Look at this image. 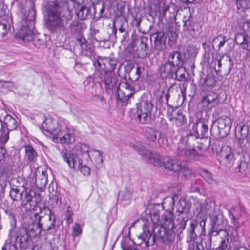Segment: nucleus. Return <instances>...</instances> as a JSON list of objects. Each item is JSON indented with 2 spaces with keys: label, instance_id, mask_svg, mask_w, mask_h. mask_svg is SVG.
Wrapping results in <instances>:
<instances>
[{
  "label": "nucleus",
  "instance_id": "nucleus-1",
  "mask_svg": "<svg viewBox=\"0 0 250 250\" xmlns=\"http://www.w3.org/2000/svg\"><path fill=\"white\" fill-rule=\"evenodd\" d=\"M69 3L64 0H54L46 3L44 12L47 16V26L52 31L67 34L66 26L70 16Z\"/></svg>",
  "mask_w": 250,
  "mask_h": 250
},
{
  "label": "nucleus",
  "instance_id": "nucleus-2",
  "mask_svg": "<svg viewBox=\"0 0 250 250\" xmlns=\"http://www.w3.org/2000/svg\"><path fill=\"white\" fill-rule=\"evenodd\" d=\"M154 235L152 236L149 228L145 223L143 225V232L138 235L134 239V244L139 246L144 242L146 247L154 244L155 240L158 239L162 243L171 242L175 239V232L173 230H168L163 226L156 227L154 229Z\"/></svg>",
  "mask_w": 250,
  "mask_h": 250
},
{
  "label": "nucleus",
  "instance_id": "nucleus-3",
  "mask_svg": "<svg viewBox=\"0 0 250 250\" xmlns=\"http://www.w3.org/2000/svg\"><path fill=\"white\" fill-rule=\"evenodd\" d=\"M21 182V186L15 185L11 187L10 196L13 201H21V204L27 210L35 209V205L33 204V198L35 195L34 191L30 190L27 192L28 183L27 181L22 177L14 179L13 183Z\"/></svg>",
  "mask_w": 250,
  "mask_h": 250
},
{
  "label": "nucleus",
  "instance_id": "nucleus-4",
  "mask_svg": "<svg viewBox=\"0 0 250 250\" xmlns=\"http://www.w3.org/2000/svg\"><path fill=\"white\" fill-rule=\"evenodd\" d=\"M35 205V209L39 208V212L35 213L36 218L37 228L39 229V233L42 231H49L55 229L56 226V216L49 207L45 205Z\"/></svg>",
  "mask_w": 250,
  "mask_h": 250
},
{
  "label": "nucleus",
  "instance_id": "nucleus-5",
  "mask_svg": "<svg viewBox=\"0 0 250 250\" xmlns=\"http://www.w3.org/2000/svg\"><path fill=\"white\" fill-rule=\"evenodd\" d=\"M35 18L36 11L33 7L24 11L21 27L17 34V37L24 42H30L33 39Z\"/></svg>",
  "mask_w": 250,
  "mask_h": 250
},
{
  "label": "nucleus",
  "instance_id": "nucleus-6",
  "mask_svg": "<svg viewBox=\"0 0 250 250\" xmlns=\"http://www.w3.org/2000/svg\"><path fill=\"white\" fill-rule=\"evenodd\" d=\"M210 219L211 228L209 234L212 236H217L220 234L222 235L223 237L221 238L220 244L216 248V250H223L227 247L229 243V233L223 229V216L218 212H214L210 215Z\"/></svg>",
  "mask_w": 250,
  "mask_h": 250
},
{
  "label": "nucleus",
  "instance_id": "nucleus-7",
  "mask_svg": "<svg viewBox=\"0 0 250 250\" xmlns=\"http://www.w3.org/2000/svg\"><path fill=\"white\" fill-rule=\"evenodd\" d=\"M232 124V120L230 117L222 116L213 121L210 133L215 136L225 137L229 134Z\"/></svg>",
  "mask_w": 250,
  "mask_h": 250
},
{
  "label": "nucleus",
  "instance_id": "nucleus-8",
  "mask_svg": "<svg viewBox=\"0 0 250 250\" xmlns=\"http://www.w3.org/2000/svg\"><path fill=\"white\" fill-rule=\"evenodd\" d=\"M153 104L149 101H144L136 104L137 118L142 124H150L152 121Z\"/></svg>",
  "mask_w": 250,
  "mask_h": 250
},
{
  "label": "nucleus",
  "instance_id": "nucleus-9",
  "mask_svg": "<svg viewBox=\"0 0 250 250\" xmlns=\"http://www.w3.org/2000/svg\"><path fill=\"white\" fill-rule=\"evenodd\" d=\"M124 80L118 85L117 96L118 100L123 102H127L134 94L135 88L132 85L133 82L127 81L126 76L124 77Z\"/></svg>",
  "mask_w": 250,
  "mask_h": 250
},
{
  "label": "nucleus",
  "instance_id": "nucleus-10",
  "mask_svg": "<svg viewBox=\"0 0 250 250\" xmlns=\"http://www.w3.org/2000/svg\"><path fill=\"white\" fill-rule=\"evenodd\" d=\"M189 208L187 205L186 200L184 199L181 198L178 203L177 207V211L179 213L177 215L178 226H179V234L183 232L185 229L186 224L188 220V215Z\"/></svg>",
  "mask_w": 250,
  "mask_h": 250
},
{
  "label": "nucleus",
  "instance_id": "nucleus-11",
  "mask_svg": "<svg viewBox=\"0 0 250 250\" xmlns=\"http://www.w3.org/2000/svg\"><path fill=\"white\" fill-rule=\"evenodd\" d=\"M151 41L153 40L154 44L152 45L151 52L155 55H158L166 47V36L163 31H158L151 35Z\"/></svg>",
  "mask_w": 250,
  "mask_h": 250
},
{
  "label": "nucleus",
  "instance_id": "nucleus-12",
  "mask_svg": "<svg viewBox=\"0 0 250 250\" xmlns=\"http://www.w3.org/2000/svg\"><path fill=\"white\" fill-rule=\"evenodd\" d=\"M151 164L155 166L164 167L166 169L174 172L179 171L181 168V162L174 159H165L162 161L158 154L154 156Z\"/></svg>",
  "mask_w": 250,
  "mask_h": 250
},
{
  "label": "nucleus",
  "instance_id": "nucleus-13",
  "mask_svg": "<svg viewBox=\"0 0 250 250\" xmlns=\"http://www.w3.org/2000/svg\"><path fill=\"white\" fill-rule=\"evenodd\" d=\"M177 156L185 159H191L195 160H198L201 156L200 151L196 150L194 148L190 149L181 142L178 143Z\"/></svg>",
  "mask_w": 250,
  "mask_h": 250
},
{
  "label": "nucleus",
  "instance_id": "nucleus-14",
  "mask_svg": "<svg viewBox=\"0 0 250 250\" xmlns=\"http://www.w3.org/2000/svg\"><path fill=\"white\" fill-rule=\"evenodd\" d=\"M60 154L63 160L67 163L70 168L76 170L82 162V160L77 154L71 153L65 148H64Z\"/></svg>",
  "mask_w": 250,
  "mask_h": 250
},
{
  "label": "nucleus",
  "instance_id": "nucleus-15",
  "mask_svg": "<svg viewBox=\"0 0 250 250\" xmlns=\"http://www.w3.org/2000/svg\"><path fill=\"white\" fill-rule=\"evenodd\" d=\"M133 149L148 163L151 164L154 159V156L157 155L153 154L143 142H136L133 146Z\"/></svg>",
  "mask_w": 250,
  "mask_h": 250
},
{
  "label": "nucleus",
  "instance_id": "nucleus-16",
  "mask_svg": "<svg viewBox=\"0 0 250 250\" xmlns=\"http://www.w3.org/2000/svg\"><path fill=\"white\" fill-rule=\"evenodd\" d=\"M138 45L137 51L138 56L142 58H146L148 57L152 52L151 50L149 51V44L151 42V39L145 36H141L137 40Z\"/></svg>",
  "mask_w": 250,
  "mask_h": 250
},
{
  "label": "nucleus",
  "instance_id": "nucleus-17",
  "mask_svg": "<svg viewBox=\"0 0 250 250\" xmlns=\"http://www.w3.org/2000/svg\"><path fill=\"white\" fill-rule=\"evenodd\" d=\"M43 129L47 132L50 133L54 136H57L61 133L62 128L56 120L51 118L46 119L42 124Z\"/></svg>",
  "mask_w": 250,
  "mask_h": 250
},
{
  "label": "nucleus",
  "instance_id": "nucleus-18",
  "mask_svg": "<svg viewBox=\"0 0 250 250\" xmlns=\"http://www.w3.org/2000/svg\"><path fill=\"white\" fill-rule=\"evenodd\" d=\"M192 131L199 138L207 137L208 133V128L202 119H199L192 127Z\"/></svg>",
  "mask_w": 250,
  "mask_h": 250
},
{
  "label": "nucleus",
  "instance_id": "nucleus-19",
  "mask_svg": "<svg viewBox=\"0 0 250 250\" xmlns=\"http://www.w3.org/2000/svg\"><path fill=\"white\" fill-rule=\"evenodd\" d=\"M75 138L71 130H68L65 133L62 130L61 133L57 136H53V141L55 143L60 142L61 144H70L75 142Z\"/></svg>",
  "mask_w": 250,
  "mask_h": 250
},
{
  "label": "nucleus",
  "instance_id": "nucleus-20",
  "mask_svg": "<svg viewBox=\"0 0 250 250\" xmlns=\"http://www.w3.org/2000/svg\"><path fill=\"white\" fill-rule=\"evenodd\" d=\"M237 151L244 157H248L250 158V143L248 139L238 140Z\"/></svg>",
  "mask_w": 250,
  "mask_h": 250
},
{
  "label": "nucleus",
  "instance_id": "nucleus-21",
  "mask_svg": "<svg viewBox=\"0 0 250 250\" xmlns=\"http://www.w3.org/2000/svg\"><path fill=\"white\" fill-rule=\"evenodd\" d=\"M167 61L174 68L183 65L184 59L182 54L178 51H173L169 54Z\"/></svg>",
  "mask_w": 250,
  "mask_h": 250
},
{
  "label": "nucleus",
  "instance_id": "nucleus-22",
  "mask_svg": "<svg viewBox=\"0 0 250 250\" xmlns=\"http://www.w3.org/2000/svg\"><path fill=\"white\" fill-rule=\"evenodd\" d=\"M221 155L222 158L224 159L228 166L230 167L233 164L234 161V153H233L232 148L229 146H223Z\"/></svg>",
  "mask_w": 250,
  "mask_h": 250
},
{
  "label": "nucleus",
  "instance_id": "nucleus-23",
  "mask_svg": "<svg viewBox=\"0 0 250 250\" xmlns=\"http://www.w3.org/2000/svg\"><path fill=\"white\" fill-rule=\"evenodd\" d=\"M104 75L103 82L105 85L106 90H113L117 84L118 80L110 72H107Z\"/></svg>",
  "mask_w": 250,
  "mask_h": 250
},
{
  "label": "nucleus",
  "instance_id": "nucleus-24",
  "mask_svg": "<svg viewBox=\"0 0 250 250\" xmlns=\"http://www.w3.org/2000/svg\"><path fill=\"white\" fill-rule=\"evenodd\" d=\"M34 177L36 178V185L39 189H42L46 186L48 180L45 171L43 170L41 172L39 170H37L34 173Z\"/></svg>",
  "mask_w": 250,
  "mask_h": 250
},
{
  "label": "nucleus",
  "instance_id": "nucleus-25",
  "mask_svg": "<svg viewBox=\"0 0 250 250\" xmlns=\"http://www.w3.org/2000/svg\"><path fill=\"white\" fill-rule=\"evenodd\" d=\"M92 61L95 69V73H99L100 75H103L105 73L104 57L97 55Z\"/></svg>",
  "mask_w": 250,
  "mask_h": 250
},
{
  "label": "nucleus",
  "instance_id": "nucleus-26",
  "mask_svg": "<svg viewBox=\"0 0 250 250\" xmlns=\"http://www.w3.org/2000/svg\"><path fill=\"white\" fill-rule=\"evenodd\" d=\"M198 220L193 219L191 221L190 226L187 229V241H195L197 239V235L195 233V229L198 226Z\"/></svg>",
  "mask_w": 250,
  "mask_h": 250
},
{
  "label": "nucleus",
  "instance_id": "nucleus-27",
  "mask_svg": "<svg viewBox=\"0 0 250 250\" xmlns=\"http://www.w3.org/2000/svg\"><path fill=\"white\" fill-rule=\"evenodd\" d=\"M202 102L204 106H208V108H212L218 105L219 99L216 94L211 93L203 98Z\"/></svg>",
  "mask_w": 250,
  "mask_h": 250
},
{
  "label": "nucleus",
  "instance_id": "nucleus-28",
  "mask_svg": "<svg viewBox=\"0 0 250 250\" xmlns=\"http://www.w3.org/2000/svg\"><path fill=\"white\" fill-rule=\"evenodd\" d=\"M159 70L162 77L171 78L173 71L175 70V68L167 61L160 66Z\"/></svg>",
  "mask_w": 250,
  "mask_h": 250
},
{
  "label": "nucleus",
  "instance_id": "nucleus-29",
  "mask_svg": "<svg viewBox=\"0 0 250 250\" xmlns=\"http://www.w3.org/2000/svg\"><path fill=\"white\" fill-rule=\"evenodd\" d=\"M104 62L105 73L107 72L111 73V72L115 70L117 65L118 64L119 60L115 57H105Z\"/></svg>",
  "mask_w": 250,
  "mask_h": 250
},
{
  "label": "nucleus",
  "instance_id": "nucleus-30",
  "mask_svg": "<svg viewBox=\"0 0 250 250\" xmlns=\"http://www.w3.org/2000/svg\"><path fill=\"white\" fill-rule=\"evenodd\" d=\"M91 8L93 9V18L98 21L103 16L105 11V7L104 2L93 4Z\"/></svg>",
  "mask_w": 250,
  "mask_h": 250
},
{
  "label": "nucleus",
  "instance_id": "nucleus-31",
  "mask_svg": "<svg viewBox=\"0 0 250 250\" xmlns=\"http://www.w3.org/2000/svg\"><path fill=\"white\" fill-rule=\"evenodd\" d=\"M198 138H199L196 137L193 132H191L188 133L186 136L182 137L180 142L184 145L185 144L187 146L190 148L195 146V143Z\"/></svg>",
  "mask_w": 250,
  "mask_h": 250
},
{
  "label": "nucleus",
  "instance_id": "nucleus-32",
  "mask_svg": "<svg viewBox=\"0 0 250 250\" xmlns=\"http://www.w3.org/2000/svg\"><path fill=\"white\" fill-rule=\"evenodd\" d=\"M3 126L8 129L9 130L12 131L17 128L18 124L16 120L12 116L7 115L4 117Z\"/></svg>",
  "mask_w": 250,
  "mask_h": 250
},
{
  "label": "nucleus",
  "instance_id": "nucleus-33",
  "mask_svg": "<svg viewBox=\"0 0 250 250\" xmlns=\"http://www.w3.org/2000/svg\"><path fill=\"white\" fill-rule=\"evenodd\" d=\"M186 71L185 69L181 66L175 68V71H173L171 78L176 79L178 81L184 82L187 80L186 77Z\"/></svg>",
  "mask_w": 250,
  "mask_h": 250
},
{
  "label": "nucleus",
  "instance_id": "nucleus-34",
  "mask_svg": "<svg viewBox=\"0 0 250 250\" xmlns=\"http://www.w3.org/2000/svg\"><path fill=\"white\" fill-rule=\"evenodd\" d=\"M24 148L26 158L30 162L35 163L38 157L35 149L31 145L25 146Z\"/></svg>",
  "mask_w": 250,
  "mask_h": 250
},
{
  "label": "nucleus",
  "instance_id": "nucleus-35",
  "mask_svg": "<svg viewBox=\"0 0 250 250\" xmlns=\"http://www.w3.org/2000/svg\"><path fill=\"white\" fill-rule=\"evenodd\" d=\"M169 120L178 127L183 126L187 122L185 116L179 111L177 112L176 115L174 117L169 118Z\"/></svg>",
  "mask_w": 250,
  "mask_h": 250
},
{
  "label": "nucleus",
  "instance_id": "nucleus-36",
  "mask_svg": "<svg viewBox=\"0 0 250 250\" xmlns=\"http://www.w3.org/2000/svg\"><path fill=\"white\" fill-rule=\"evenodd\" d=\"M175 198L178 199V196L175 195L165 198L163 203V208L168 212H172L174 209Z\"/></svg>",
  "mask_w": 250,
  "mask_h": 250
},
{
  "label": "nucleus",
  "instance_id": "nucleus-37",
  "mask_svg": "<svg viewBox=\"0 0 250 250\" xmlns=\"http://www.w3.org/2000/svg\"><path fill=\"white\" fill-rule=\"evenodd\" d=\"M159 133L161 132L153 128L147 127L145 129V137L149 141L156 142Z\"/></svg>",
  "mask_w": 250,
  "mask_h": 250
},
{
  "label": "nucleus",
  "instance_id": "nucleus-38",
  "mask_svg": "<svg viewBox=\"0 0 250 250\" xmlns=\"http://www.w3.org/2000/svg\"><path fill=\"white\" fill-rule=\"evenodd\" d=\"M118 36L121 43L123 45H125L129 40V37L128 31L123 27V25L119 29Z\"/></svg>",
  "mask_w": 250,
  "mask_h": 250
},
{
  "label": "nucleus",
  "instance_id": "nucleus-39",
  "mask_svg": "<svg viewBox=\"0 0 250 250\" xmlns=\"http://www.w3.org/2000/svg\"><path fill=\"white\" fill-rule=\"evenodd\" d=\"M212 236L208 233V239L206 241L202 240L201 243H197L196 249L197 250H210L211 248Z\"/></svg>",
  "mask_w": 250,
  "mask_h": 250
},
{
  "label": "nucleus",
  "instance_id": "nucleus-40",
  "mask_svg": "<svg viewBox=\"0 0 250 250\" xmlns=\"http://www.w3.org/2000/svg\"><path fill=\"white\" fill-rule=\"evenodd\" d=\"M91 7L84 6H81L76 12L77 16L80 20H85L89 15H91Z\"/></svg>",
  "mask_w": 250,
  "mask_h": 250
},
{
  "label": "nucleus",
  "instance_id": "nucleus-41",
  "mask_svg": "<svg viewBox=\"0 0 250 250\" xmlns=\"http://www.w3.org/2000/svg\"><path fill=\"white\" fill-rule=\"evenodd\" d=\"M248 170L249 164L245 161H240L234 169L235 173H240L243 175H245Z\"/></svg>",
  "mask_w": 250,
  "mask_h": 250
},
{
  "label": "nucleus",
  "instance_id": "nucleus-42",
  "mask_svg": "<svg viewBox=\"0 0 250 250\" xmlns=\"http://www.w3.org/2000/svg\"><path fill=\"white\" fill-rule=\"evenodd\" d=\"M87 153L90 152L88 154L89 157L91 155L94 158V161L97 165H102L103 163V156L101 151L97 150H92L90 151L89 150L86 151Z\"/></svg>",
  "mask_w": 250,
  "mask_h": 250
},
{
  "label": "nucleus",
  "instance_id": "nucleus-43",
  "mask_svg": "<svg viewBox=\"0 0 250 250\" xmlns=\"http://www.w3.org/2000/svg\"><path fill=\"white\" fill-rule=\"evenodd\" d=\"M214 203L209 199H206L200 204V212L204 214L208 213V211L212 210Z\"/></svg>",
  "mask_w": 250,
  "mask_h": 250
},
{
  "label": "nucleus",
  "instance_id": "nucleus-44",
  "mask_svg": "<svg viewBox=\"0 0 250 250\" xmlns=\"http://www.w3.org/2000/svg\"><path fill=\"white\" fill-rule=\"evenodd\" d=\"M82 24L77 20H74L69 25V31L71 34L78 35L82 30Z\"/></svg>",
  "mask_w": 250,
  "mask_h": 250
},
{
  "label": "nucleus",
  "instance_id": "nucleus-45",
  "mask_svg": "<svg viewBox=\"0 0 250 250\" xmlns=\"http://www.w3.org/2000/svg\"><path fill=\"white\" fill-rule=\"evenodd\" d=\"M248 133V127L246 125L238 126L236 129V135L239 139H246Z\"/></svg>",
  "mask_w": 250,
  "mask_h": 250
},
{
  "label": "nucleus",
  "instance_id": "nucleus-46",
  "mask_svg": "<svg viewBox=\"0 0 250 250\" xmlns=\"http://www.w3.org/2000/svg\"><path fill=\"white\" fill-rule=\"evenodd\" d=\"M167 34H170L172 40L176 39L178 35L176 25L173 23H169L167 25Z\"/></svg>",
  "mask_w": 250,
  "mask_h": 250
},
{
  "label": "nucleus",
  "instance_id": "nucleus-47",
  "mask_svg": "<svg viewBox=\"0 0 250 250\" xmlns=\"http://www.w3.org/2000/svg\"><path fill=\"white\" fill-rule=\"evenodd\" d=\"M82 53L85 56L89 57L91 60L97 55L96 54L94 49L89 45L83 46Z\"/></svg>",
  "mask_w": 250,
  "mask_h": 250
},
{
  "label": "nucleus",
  "instance_id": "nucleus-48",
  "mask_svg": "<svg viewBox=\"0 0 250 250\" xmlns=\"http://www.w3.org/2000/svg\"><path fill=\"white\" fill-rule=\"evenodd\" d=\"M201 175L203 178L209 184L216 183V180L213 178L212 173L207 169H202L201 170Z\"/></svg>",
  "mask_w": 250,
  "mask_h": 250
},
{
  "label": "nucleus",
  "instance_id": "nucleus-49",
  "mask_svg": "<svg viewBox=\"0 0 250 250\" xmlns=\"http://www.w3.org/2000/svg\"><path fill=\"white\" fill-rule=\"evenodd\" d=\"M9 131L8 129L5 128L3 126H1L0 128V144H5L9 138Z\"/></svg>",
  "mask_w": 250,
  "mask_h": 250
},
{
  "label": "nucleus",
  "instance_id": "nucleus-50",
  "mask_svg": "<svg viewBox=\"0 0 250 250\" xmlns=\"http://www.w3.org/2000/svg\"><path fill=\"white\" fill-rule=\"evenodd\" d=\"M132 194V190L126 187L123 190L119 192V196L121 200L127 201L131 198Z\"/></svg>",
  "mask_w": 250,
  "mask_h": 250
},
{
  "label": "nucleus",
  "instance_id": "nucleus-51",
  "mask_svg": "<svg viewBox=\"0 0 250 250\" xmlns=\"http://www.w3.org/2000/svg\"><path fill=\"white\" fill-rule=\"evenodd\" d=\"M10 29V25L8 24L7 21L2 20L0 21V35L5 36Z\"/></svg>",
  "mask_w": 250,
  "mask_h": 250
},
{
  "label": "nucleus",
  "instance_id": "nucleus-52",
  "mask_svg": "<svg viewBox=\"0 0 250 250\" xmlns=\"http://www.w3.org/2000/svg\"><path fill=\"white\" fill-rule=\"evenodd\" d=\"M177 172L179 173V175L184 177L185 179L188 178L192 174L191 170L185 165L183 166L182 163H181V168Z\"/></svg>",
  "mask_w": 250,
  "mask_h": 250
},
{
  "label": "nucleus",
  "instance_id": "nucleus-53",
  "mask_svg": "<svg viewBox=\"0 0 250 250\" xmlns=\"http://www.w3.org/2000/svg\"><path fill=\"white\" fill-rule=\"evenodd\" d=\"M157 143L161 147H165L168 146V139L162 133H159Z\"/></svg>",
  "mask_w": 250,
  "mask_h": 250
},
{
  "label": "nucleus",
  "instance_id": "nucleus-54",
  "mask_svg": "<svg viewBox=\"0 0 250 250\" xmlns=\"http://www.w3.org/2000/svg\"><path fill=\"white\" fill-rule=\"evenodd\" d=\"M202 187V182L200 179H196L193 181L190 187V191L192 192H200V188Z\"/></svg>",
  "mask_w": 250,
  "mask_h": 250
},
{
  "label": "nucleus",
  "instance_id": "nucleus-55",
  "mask_svg": "<svg viewBox=\"0 0 250 250\" xmlns=\"http://www.w3.org/2000/svg\"><path fill=\"white\" fill-rule=\"evenodd\" d=\"M5 213L7 215L8 219L10 221V225L12 229H14L16 227V219L15 214L12 211L8 210H6L5 211Z\"/></svg>",
  "mask_w": 250,
  "mask_h": 250
},
{
  "label": "nucleus",
  "instance_id": "nucleus-56",
  "mask_svg": "<svg viewBox=\"0 0 250 250\" xmlns=\"http://www.w3.org/2000/svg\"><path fill=\"white\" fill-rule=\"evenodd\" d=\"M237 7L238 9L244 11L247 7L249 0H235Z\"/></svg>",
  "mask_w": 250,
  "mask_h": 250
},
{
  "label": "nucleus",
  "instance_id": "nucleus-57",
  "mask_svg": "<svg viewBox=\"0 0 250 250\" xmlns=\"http://www.w3.org/2000/svg\"><path fill=\"white\" fill-rule=\"evenodd\" d=\"M82 232V229L80 224L78 223H75L72 227V235L74 237H77Z\"/></svg>",
  "mask_w": 250,
  "mask_h": 250
},
{
  "label": "nucleus",
  "instance_id": "nucleus-58",
  "mask_svg": "<svg viewBox=\"0 0 250 250\" xmlns=\"http://www.w3.org/2000/svg\"><path fill=\"white\" fill-rule=\"evenodd\" d=\"M141 73V68L140 67L137 66L134 73H132L131 76H129V80L131 82H135L139 80Z\"/></svg>",
  "mask_w": 250,
  "mask_h": 250
},
{
  "label": "nucleus",
  "instance_id": "nucleus-59",
  "mask_svg": "<svg viewBox=\"0 0 250 250\" xmlns=\"http://www.w3.org/2000/svg\"><path fill=\"white\" fill-rule=\"evenodd\" d=\"M76 170H80L84 175H89L90 173V168L86 165H83L82 163Z\"/></svg>",
  "mask_w": 250,
  "mask_h": 250
},
{
  "label": "nucleus",
  "instance_id": "nucleus-60",
  "mask_svg": "<svg viewBox=\"0 0 250 250\" xmlns=\"http://www.w3.org/2000/svg\"><path fill=\"white\" fill-rule=\"evenodd\" d=\"M163 228H165L166 229L168 230H171L174 231L175 225L173 218L170 219L169 221H167L164 222Z\"/></svg>",
  "mask_w": 250,
  "mask_h": 250
},
{
  "label": "nucleus",
  "instance_id": "nucleus-61",
  "mask_svg": "<svg viewBox=\"0 0 250 250\" xmlns=\"http://www.w3.org/2000/svg\"><path fill=\"white\" fill-rule=\"evenodd\" d=\"M20 237V242L21 244H24L26 243L29 239V235L28 234L27 231L26 230L24 229L23 231V233L21 235L18 236V237Z\"/></svg>",
  "mask_w": 250,
  "mask_h": 250
},
{
  "label": "nucleus",
  "instance_id": "nucleus-62",
  "mask_svg": "<svg viewBox=\"0 0 250 250\" xmlns=\"http://www.w3.org/2000/svg\"><path fill=\"white\" fill-rule=\"evenodd\" d=\"M32 41H33V44L35 45V47L38 48H40L42 47L44 43V41L43 40H41L40 39H34V36H33V39L32 40Z\"/></svg>",
  "mask_w": 250,
  "mask_h": 250
},
{
  "label": "nucleus",
  "instance_id": "nucleus-63",
  "mask_svg": "<svg viewBox=\"0 0 250 250\" xmlns=\"http://www.w3.org/2000/svg\"><path fill=\"white\" fill-rule=\"evenodd\" d=\"M216 40L220 41V42L219 43V45H218V49H220L222 47H223L225 43H226V42L227 41L226 38V37L224 36H222V35H219L217 37L215 38L213 40V42H216Z\"/></svg>",
  "mask_w": 250,
  "mask_h": 250
},
{
  "label": "nucleus",
  "instance_id": "nucleus-64",
  "mask_svg": "<svg viewBox=\"0 0 250 250\" xmlns=\"http://www.w3.org/2000/svg\"><path fill=\"white\" fill-rule=\"evenodd\" d=\"M16 244L11 243H7L2 247V250H16Z\"/></svg>",
  "mask_w": 250,
  "mask_h": 250
}]
</instances>
